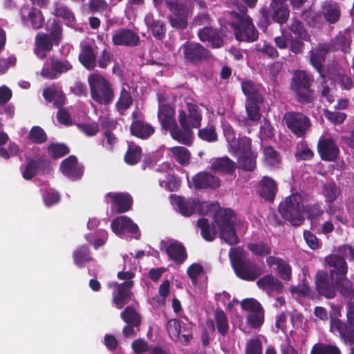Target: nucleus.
Returning a JSON list of instances; mask_svg holds the SVG:
<instances>
[{"label": "nucleus", "mask_w": 354, "mask_h": 354, "mask_svg": "<svg viewBox=\"0 0 354 354\" xmlns=\"http://www.w3.org/2000/svg\"><path fill=\"white\" fill-rule=\"evenodd\" d=\"M229 258L235 274L242 280L254 281L263 273L261 266L247 258L241 247L231 248Z\"/></svg>", "instance_id": "obj_1"}, {"label": "nucleus", "mask_w": 354, "mask_h": 354, "mask_svg": "<svg viewBox=\"0 0 354 354\" xmlns=\"http://www.w3.org/2000/svg\"><path fill=\"white\" fill-rule=\"evenodd\" d=\"M226 17V24L233 30L237 41L251 43L258 39L259 32L249 15L236 11H229Z\"/></svg>", "instance_id": "obj_2"}, {"label": "nucleus", "mask_w": 354, "mask_h": 354, "mask_svg": "<svg viewBox=\"0 0 354 354\" xmlns=\"http://www.w3.org/2000/svg\"><path fill=\"white\" fill-rule=\"evenodd\" d=\"M313 74L306 70H295L291 77L290 87L296 100L301 104L313 103L315 99Z\"/></svg>", "instance_id": "obj_3"}, {"label": "nucleus", "mask_w": 354, "mask_h": 354, "mask_svg": "<svg viewBox=\"0 0 354 354\" xmlns=\"http://www.w3.org/2000/svg\"><path fill=\"white\" fill-rule=\"evenodd\" d=\"M46 30L49 34L38 32L35 36V54L41 59L46 57V53L53 50V45L58 46L62 38V26L57 19H53L51 24H48Z\"/></svg>", "instance_id": "obj_4"}, {"label": "nucleus", "mask_w": 354, "mask_h": 354, "mask_svg": "<svg viewBox=\"0 0 354 354\" xmlns=\"http://www.w3.org/2000/svg\"><path fill=\"white\" fill-rule=\"evenodd\" d=\"M88 84L91 99L101 105H109L114 99V90L111 83L99 73L88 76Z\"/></svg>", "instance_id": "obj_5"}, {"label": "nucleus", "mask_w": 354, "mask_h": 354, "mask_svg": "<svg viewBox=\"0 0 354 354\" xmlns=\"http://www.w3.org/2000/svg\"><path fill=\"white\" fill-rule=\"evenodd\" d=\"M170 199L171 203L184 216H190L195 213L207 214L214 207V204L201 202L197 198H185L174 194L170 195Z\"/></svg>", "instance_id": "obj_6"}, {"label": "nucleus", "mask_w": 354, "mask_h": 354, "mask_svg": "<svg viewBox=\"0 0 354 354\" xmlns=\"http://www.w3.org/2000/svg\"><path fill=\"white\" fill-rule=\"evenodd\" d=\"M42 95L48 103H53V106L58 109L57 113V121L66 126L72 124V119L68 109L63 108L66 104V97L64 93L55 86L51 85L43 90Z\"/></svg>", "instance_id": "obj_7"}, {"label": "nucleus", "mask_w": 354, "mask_h": 354, "mask_svg": "<svg viewBox=\"0 0 354 354\" xmlns=\"http://www.w3.org/2000/svg\"><path fill=\"white\" fill-rule=\"evenodd\" d=\"M165 6L170 12L167 17L170 26L179 30L186 29L190 14L188 7L179 0H165Z\"/></svg>", "instance_id": "obj_8"}, {"label": "nucleus", "mask_w": 354, "mask_h": 354, "mask_svg": "<svg viewBox=\"0 0 354 354\" xmlns=\"http://www.w3.org/2000/svg\"><path fill=\"white\" fill-rule=\"evenodd\" d=\"M303 196L294 193L286 197L279 205V212L286 221H302Z\"/></svg>", "instance_id": "obj_9"}, {"label": "nucleus", "mask_w": 354, "mask_h": 354, "mask_svg": "<svg viewBox=\"0 0 354 354\" xmlns=\"http://www.w3.org/2000/svg\"><path fill=\"white\" fill-rule=\"evenodd\" d=\"M283 121L297 137L304 136L311 127L309 118L301 112L290 111L283 115Z\"/></svg>", "instance_id": "obj_10"}, {"label": "nucleus", "mask_w": 354, "mask_h": 354, "mask_svg": "<svg viewBox=\"0 0 354 354\" xmlns=\"http://www.w3.org/2000/svg\"><path fill=\"white\" fill-rule=\"evenodd\" d=\"M186 62L196 66L209 57V51L199 43L186 41L180 48Z\"/></svg>", "instance_id": "obj_11"}, {"label": "nucleus", "mask_w": 354, "mask_h": 354, "mask_svg": "<svg viewBox=\"0 0 354 354\" xmlns=\"http://www.w3.org/2000/svg\"><path fill=\"white\" fill-rule=\"evenodd\" d=\"M326 43H319L309 52V63L319 73L320 77H324L327 69L325 62L327 55L331 50Z\"/></svg>", "instance_id": "obj_12"}, {"label": "nucleus", "mask_w": 354, "mask_h": 354, "mask_svg": "<svg viewBox=\"0 0 354 354\" xmlns=\"http://www.w3.org/2000/svg\"><path fill=\"white\" fill-rule=\"evenodd\" d=\"M336 277L330 276L327 272L319 270L315 276V288L318 293L327 298L332 299L336 295Z\"/></svg>", "instance_id": "obj_13"}, {"label": "nucleus", "mask_w": 354, "mask_h": 354, "mask_svg": "<svg viewBox=\"0 0 354 354\" xmlns=\"http://www.w3.org/2000/svg\"><path fill=\"white\" fill-rule=\"evenodd\" d=\"M71 62L67 59H59L55 55L50 57V67L44 66L41 71V75L47 80H55L59 74L66 73L73 69Z\"/></svg>", "instance_id": "obj_14"}, {"label": "nucleus", "mask_w": 354, "mask_h": 354, "mask_svg": "<svg viewBox=\"0 0 354 354\" xmlns=\"http://www.w3.org/2000/svg\"><path fill=\"white\" fill-rule=\"evenodd\" d=\"M106 196L110 198L112 213L122 214L132 209L133 198L128 192H109Z\"/></svg>", "instance_id": "obj_15"}, {"label": "nucleus", "mask_w": 354, "mask_h": 354, "mask_svg": "<svg viewBox=\"0 0 354 354\" xmlns=\"http://www.w3.org/2000/svg\"><path fill=\"white\" fill-rule=\"evenodd\" d=\"M111 40L114 46L126 47H136L140 43L138 34L127 28H121L114 30Z\"/></svg>", "instance_id": "obj_16"}, {"label": "nucleus", "mask_w": 354, "mask_h": 354, "mask_svg": "<svg viewBox=\"0 0 354 354\" xmlns=\"http://www.w3.org/2000/svg\"><path fill=\"white\" fill-rule=\"evenodd\" d=\"M257 194L265 201L272 203L278 192V184L268 176H264L256 186Z\"/></svg>", "instance_id": "obj_17"}, {"label": "nucleus", "mask_w": 354, "mask_h": 354, "mask_svg": "<svg viewBox=\"0 0 354 354\" xmlns=\"http://www.w3.org/2000/svg\"><path fill=\"white\" fill-rule=\"evenodd\" d=\"M330 327L332 330L338 332L344 344L348 346H354V324L343 322L337 318H331Z\"/></svg>", "instance_id": "obj_18"}, {"label": "nucleus", "mask_w": 354, "mask_h": 354, "mask_svg": "<svg viewBox=\"0 0 354 354\" xmlns=\"http://www.w3.org/2000/svg\"><path fill=\"white\" fill-rule=\"evenodd\" d=\"M317 151L322 160L333 162L336 160L339 149L332 138H321L317 142Z\"/></svg>", "instance_id": "obj_19"}, {"label": "nucleus", "mask_w": 354, "mask_h": 354, "mask_svg": "<svg viewBox=\"0 0 354 354\" xmlns=\"http://www.w3.org/2000/svg\"><path fill=\"white\" fill-rule=\"evenodd\" d=\"M62 173L72 180L80 179L84 174V167L78 164L76 156L71 155L62 160L59 165Z\"/></svg>", "instance_id": "obj_20"}, {"label": "nucleus", "mask_w": 354, "mask_h": 354, "mask_svg": "<svg viewBox=\"0 0 354 354\" xmlns=\"http://www.w3.org/2000/svg\"><path fill=\"white\" fill-rule=\"evenodd\" d=\"M257 286L270 296L281 294L284 288L283 283L272 274L259 277L257 281Z\"/></svg>", "instance_id": "obj_21"}, {"label": "nucleus", "mask_w": 354, "mask_h": 354, "mask_svg": "<svg viewBox=\"0 0 354 354\" xmlns=\"http://www.w3.org/2000/svg\"><path fill=\"white\" fill-rule=\"evenodd\" d=\"M115 284L118 288L117 291L113 293V302L118 309H122L133 297V293L131 290L133 286V281H128Z\"/></svg>", "instance_id": "obj_22"}, {"label": "nucleus", "mask_w": 354, "mask_h": 354, "mask_svg": "<svg viewBox=\"0 0 354 354\" xmlns=\"http://www.w3.org/2000/svg\"><path fill=\"white\" fill-rule=\"evenodd\" d=\"M198 37L202 42H207L212 48H219L224 45L221 31L212 26H205L200 29Z\"/></svg>", "instance_id": "obj_23"}, {"label": "nucleus", "mask_w": 354, "mask_h": 354, "mask_svg": "<svg viewBox=\"0 0 354 354\" xmlns=\"http://www.w3.org/2000/svg\"><path fill=\"white\" fill-rule=\"evenodd\" d=\"M187 111L183 109L178 111V120L181 115H185V120L188 125V128L198 129L201 126L202 113L198 105L187 102L186 104Z\"/></svg>", "instance_id": "obj_24"}, {"label": "nucleus", "mask_w": 354, "mask_h": 354, "mask_svg": "<svg viewBox=\"0 0 354 354\" xmlns=\"http://www.w3.org/2000/svg\"><path fill=\"white\" fill-rule=\"evenodd\" d=\"M352 43L351 30L349 28L338 32L330 41L327 43L332 52L341 50L344 53H349Z\"/></svg>", "instance_id": "obj_25"}, {"label": "nucleus", "mask_w": 354, "mask_h": 354, "mask_svg": "<svg viewBox=\"0 0 354 354\" xmlns=\"http://www.w3.org/2000/svg\"><path fill=\"white\" fill-rule=\"evenodd\" d=\"M180 127L177 124L171 130L170 136L176 141L187 146H190L193 142V131L188 128L185 120V115H181L179 120Z\"/></svg>", "instance_id": "obj_26"}, {"label": "nucleus", "mask_w": 354, "mask_h": 354, "mask_svg": "<svg viewBox=\"0 0 354 354\" xmlns=\"http://www.w3.org/2000/svg\"><path fill=\"white\" fill-rule=\"evenodd\" d=\"M325 262L329 267V274L332 277H338L347 274L348 266L344 257L339 254H331L324 258Z\"/></svg>", "instance_id": "obj_27"}, {"label": "nucleus", "mask_w": 354, "mask_h": 354, "mask_svg": "<svg viewBox=\"0 0 354 354\" xmlns=\"http://www.w3.org/2000/svg\"><path fill=\"white\" fill-rule=\"evenodd\" d=\"M195 189H216L220 186V179L209 172L202 171L192 177Z\"/></svg>", "instance_id": "obj_28"}, {"label": "nucleus", "mask_w": 354, "mask_h": 354, "mask_svg": "<svg viewBox=\"0 0 354 354\" xmlns=\"http://www.w3.org/2000/svg\"><path fill=\"white\" fill-rule=\"evenodd\" d=\"M21 12L23 21L26 23L29 21L33 29L38 30L43 27L45 18L40 10L35 7L29 8L28 6H24Z\"/></svg>", "instance_id": "obj_29"}, {"label": "nucleus", "mask_w": 354, "mask_h": 354, "mask_svg": "<svg viewBox=\"0 0 354 354\" xmlns=\"http://www.w3.org/2000/svg\"><path fill=\"white\" fill-rule=\"evenodd\" d=\"M129 130L131 136L141 140H147L155 133L154 127L144 119L132 121Z\"/></svg>", "instance_id": "obj_30"}, {"label": "nucleus", "mask_w": 354, "mask_h": 354, "mask_svg": "<svg viewBox=\"0 0 354 354\" xmlns=\"http://www.w3.org/2000/svg\"><path fill=\"white\" fill-rule=\"evenodd\" d=\"M268 266H276V271L279 276L284 281H290L292 278V268L290 264L280 257L269 256L266 258Z\"/></svg>", "instance_id": "obj_31"}, {"label": "nucleus", "mask_w": 354, "mask_h": 354, "mask_svg": "<svg viewBox=\"0 0 354 354\" xmlns=\"http://www.w3.org/2000/svg\"><path fill=\"white\" fill-rule=\"evenodd\" d=\"M145 22L156 39L161 41L165 37L167 27L163 21L156 19L152 13H148L145 17Z\"/></svg>", "instance_id": "obj_32"}, {"label": "nucleus", "mask_w": 354, "mask_h": 354, "mask_svg": "<svg viewBox=\"0 0 354 354\" xmlns=\"http://www.w3.org/2000/svg\"><path fill=\"white\" fill-rule=\"evenodd\" d=\"M236 169V163L227 156L212 160L210 169L216 173L232 174Z\"/></svg>", "instance_id": "obj_33"}, {"label": "nucleus", "mask_w": 354, "mask_h": 354, "mask_svg": "<svg viewBox=\"0 0 354 354\" xmlns=\"http://www.w3.org/2000/svg\"><path fill=\"white\" fill-rule=\"evenodd\" d=\"M165 251L169 259L178 265L182 264L187 258L185 246L177 241L169 243Z\"/></svg>", "instance_id": "obj_34"}, {"label": "nucleus", "mask_w": 354, "mask_h": 354, "mask_svg": "<svg viewBox=\"0 0 354 354\" xmlns=\"http://www.w3.org/2000/svg\"><path fill=\"white\" fill-rule=\"evenodd\" d=\"M78 58L82 65L88 71L93 70L97 65V56L91 45L82 46Z\"/></svg>", "instance_id": "obj_35"}, {"label": "nucleus", "mask_w": 354, "mask_h": 354, "mask_svg": "<svg viewBox=\"0 0 354 354\" xmlns=\"http://www.w3.org/2000/svg\"><path fill=\"white\" fill-rule=\"evenodd\" d=\"M220 238L230 245L239 243V239L236 235L234 223H220L218 229Z\"/></svg>", "instance_id": "obj_36"}, {"label": "nucleus", "mask_w": 354, "mask_h": 354, "mask_svg": "<svg viewBox=\"0 0 354 354\" xmlns=\"http://www.w3.org/2000/svg\"><path fill=\"white\" fill-rule=\"evenodd\" d=\"M336 290L344 297L350 300L354 299V288L353 283L347 278L346 274L336 278Z\"/></svg>", "instance_id": "obj_37"}, {"label": "nucleus", "mask_w": 354, "mask_h": 354, "mask_svg": "<svg viewBox=\"0 0 354 354\" xmlns=\"http://www.w3.org/2000/svg\"><path fill=\"white\" fill-rule=\"evenodd\" d=\"M257 153L252 150L240 153L238 158V164L240 169L253 171L257 167Z\"/></svg>", "instance_id": "obj_38"}, {"label": "nucleus", "mask_w": 354, "mask_h": 354, "mask_svg": "<svg viewBox=\"0 0 354 354\" xmlns=\"http://www.w3.org/2000/svg\"><path fill=\"white\" fill-rule=\"evenodd\" d=\"M268 8L273 21L280 25L285 24L288 21L290 16V10L287 4Z\"/></svg>", "instance_id": "obj_39"}, {"label": "nucleus", "mask_w": 354, "mask_h": 354, "mask_svg": "<svg viewBox=\"0 0 354 354\" xmlns=\"http://www.w3.org/2000/svg\"><path fill=\"white\" fill-rule=\"evenodd\" d=\"M220 223H196L202 237L208 242L214 241L217 235Z\"/></svg>", "instance_id": "obj_40"}, {"label": "nucleus", "mask_w": 354, "mask_h": 354, "mask_svg": "<svg viewBox=\"0 0 354 354\" xmlns=\"http://www.w3.org/2000/svg\"><path fill=\"white\" fill-rule=\"evenodd\" d=\"M120 317L125 323L132 324L139 330L142 317L133 306H127L120 313Z\"/></svg>", "instance_id": "obj_41"}, {"label": "nucleus", "mask_w": 354, "mask_h": 354, "mask_svg": "<svg viewBox=\"0 0 354 354\" xmlns=\"http://www.w3.org/2000/svg\"><path fill=\"white\" fill-rule=\"evenodd\" d=\"M142 155V150L140 146L133 142L129 143L124 156V160L129 165H135L140 161Z\"/></svg>", "instance_id": "obj_42"}, {"label": "nucleus", "mask_w": 354, "mask_h": 354, "mask_svg": "<svg viewBox=\"0 0 354 354\" xmlns=\"http://www.w3.org/2000/svg\"><path fill=\"white\" fill-rule=\"evenodd\" d=\"M324 209L318 203H308L302 206V221L306 218L308 220L319 219L324 214Z\"/></svg>", "instance_id": "obj_43"}, {"label": "nucleus", "mask_w": 354, "mask_h": 354, "mask_svg": "<svg viewBox=\"0 0 354 354\" xmlns=\"http://www.w3.org/2000/svg\"><path fill=\"white\" fill-rule=\"evenodd\" d=\"M113 232L120 236H123L127 234H136L139 232L138 226L136 223H111Z\"/></svg>", "instance_id": "obj_44"}, {"label": "nucleus", "mask_w": 354, "mask_h": 354, "mask_svg": "<svg viewBox=\"0 0 354 354\" xmlns=\"http://www.w3.org/2000/svg\"><path fill=\"white\" fill-rule=\"evenodd\" d=\"M133 104V98L131 93L125 88L120 90L119 98L115 103V108L120 115H123Z\"/></svg>", "instance_id": "obj_45"}, {"label": "nucleus", "mask_w": 354, "mask_h": 354, "mask_svg": "<svg viewBox=\"0 0 354 354\" xmlns=\"http://www.w3.org/2000/svg\"><path fill=\"white\" fill-rule=\"evenodd\" d=\"M324 18L330 24L337 23L341 17L340 7L337 3H330L323 10Z\"/></svg>", "instance_id": "obj_46"}, {"label": "nucleus", "mask_w": 354, "mask_h": 354, "mask_svg": "<svg viewBox=\"0 0 354 354\" xmlns=\"http://www.w3.org/2000/svg\"><path fill=\"white\" fill-rule=\"evenodd\" d=\"M73 260L75 265L82 268L87 262L92 260L89 248L86 245H80L73 252Z\"/></svg>", "instance_id": "obj_47"}, {"label": "nucleus", "mask_w": 354, "mask_h": 354, "mask_svg": "<svg viewBox=\"0 0 354 354\" xmlns=\"http://www.w3.org/2000/svg\"><path fill=\"white\" fill-rule=\"evenodd\" d=\"M214 319L218 332L223 337L226 336L228 333L230 326L227 316L221 308H216Z\"/></svg>", "instance_id": "obj_48"}, {"label": "nucleus", "mask_w": 354, "mask_h": 354, "mask_svg": "<svg viewBox=\"0 0 354 354\" xmlns=\"http://www.w3.org/2000/svg\"><path fill=\"white\" fill-rule=\"evenodd\" d=\"M263 101H255L252 99H247L245 101V109L248 119L252 122H258L261 117L259 104Z\"/></svg>", "instance_id": "obj_49"}, {"label": "nucleus", "mask_w": 354, "mask_h": 354, "mask_svg": "<svg viewBox=\"0 0 354 354\" xmlns=\"http://www.w3.org/2000/svg\"><path fill=\"white\" fill-rule=\"evenodd\" d=\"M234 147L231 145L230 151L232 153H245L252 150V140L245 136H239L235 140Z\"/></svg>", "instance_id": "obj_50"}, {"label": "nucleus", "mask_w": 354, "mask_h": 354, "mask_svg": "<svg viewBox=\"0 0 354 354\" xmlns=\"http://www.w3.org/2000/svg\"><path fill=\"white\" fill-rule=\"evenodd\" d=\"M242 91L247 99L254 100L255 101H263V96L259 93L254 83L252 80H245L241 82Z\"/></svg>", "instance_id": "obj_51"}, {"label": "nucleus", "mask_w": 354, "mask_h": 354, "mask_svg": "<svg viewBox=\"0 0 354 354\" xmlns=\"http://www.w3.org/2000/svg\"><path fill=\"white\" fill-rule=\"evenodd\" d=\"M47 151L50 158L58 159L68 154L70 149L64 143H50L47 147Z\"/></svg>", "instance_id": "obj_52"}, {"label": "nucleus", "mask_w": 354, "mask_h": 354, "mask_svg": "<svg viewBox=\"0 0 354 354\" xmlns=\"http://www.w3.org/2000/svg\"><path fill=\"white\" fill-rule=\"evenodd\" d=\"M175 160L181 165L189 164L191 157L189 151L185 147L178 146L170 149Z\"/></svg>", "instance_id": "obj_53"}, {"label": "nucleus", "mask_w": 354, "mask_h": 354, "mask_svg": "<svg viewBox=\"0 0 354 354\" xmlns=\"http://www.w3.org/2000/svg\"><path fill=\"white\" fill-rule=\"evenodd\" d=\"M197 134L200 139L207 142H215L218 140V135L214 124H209L198 129Z\"/></svg>", "instance_id": "obj_54"}, {"label": "nucleus", "mask_w": 354, "mask_h": 354, "mask_svg": "<svg viewBox=\"0 0 354 354\" xmlns=\"http://www.w3.org/2000/svg\"><path fill=\"white\" fill-rule=\"evenodd\" d=\"M289 29L293 34L297 35L298 38L301 39V40L305 41H310V35L305 29L301 21L294 19L289 26Z\"/></svg>", "instance_id": "obj_55"}, {"label": "nucleus", "mask_w": 354, "mask_h": 354, "mask_svg": "<svg viewBox=\"0 0 354 354\" xmlns=\"http://www.w3.org/2000/svg\"><path fill=\"white\" fill-rule=\"evenodd\" d=\"M263 153L264 160L267 165L275 167L279 164L281 161L279 154L272 146L265 147L263 149Z\"/></svg>", "instance_id": "obj_56"}, {"label": "nucleus", "mask_w": 354, "mask_h": 354, "mask_svg": "<svg viewBox=\"0 0 354 354\" xmlns=\"http://www.w3.org/2000/svg\"><path fill=\"white\" fill-rule=\"evenodd\" d=\"M247 248L254 255L259 257L268 256L272 252L271 248L266 243L261 241L259 243H250L247 244Z\"/></svg>", "instance_id": "obj_57"}, {"label": "nucleus", "mask_w": 354, "mask_h": 354, "mask_svg": "<svg viewBox=\"0 0 354 354\" xmlns=\"http://www.w3.org/2000/svg\"><path fill=\"white\" fill-rule=\"evenodd\" d=\"M28 138L32 143L40 145L47 140V135L41 127L34 126L29 131Z\"/></svg>", "instance_id": "obj_58"}, {"label": "nucleus", "mask_w": 354, "mask_h": 354, "mask_svg": "<svg viewBox=\"0 0 354 354\" xmlns=\"http://www.w3.org/2000/svg\"><path fill=\"white\" fill-rule=\"evenodd\" d=\"M320 97L322 100L325 99L327 102L332 104L335 101V97L333 94L332 89L328 84L326 74L324 75V77H321L320 85H319Z\"/></svg>", "instance_id": "obj_59"}, {"label": "nucleus", "mask_w": 354, "mask_h": 354, "mask_svg": "<svg viewBox=\"0 0 354 354\" xmlns=\"http://www.w3.org/2000/svg\"><path fill=\"white\" fill-rule=\"evenodd\" d=\"M235 219V212L230 208H219L214 214V221H233Z\"/></svg>", "instance_id": "obj_60"}, {"label": "nucleus", "mask_w": 354, "mask_h": 354, "mask_svg": "<svg viewBox=\"0 0 354 354\" xmlns=\"http://www.w3.org/2000/svg\"><path fill=\"white\" fill-rule=\"evenodd\" d=\"M270 12L267 7L261 8L259 10V17L257 21V26L263 32L266 31L268 27L272 24Z\"/></svg>", "instance_id": "obj_61"}, {"label": "nucleus", "mask_w": 354, "mask_h": 354, "mask_svg": "<svg viewBox=\"0 0 354 354\" xmlns=\"http://www.w3.org/2000/svg\"><path fill=\"white\" fill-rule=\"evenodd\" d=\"M310 354H342L340 349L335 345H314Z\"/></svg>", "instance_id": "obj_62"}, {"label": "nucleus", "mask_w": 354, "mask_h": 354, "mask_svg": "<svg viewBox=\"0 0 354 354\" xmlns=\"http://www.w3.org/2000/svg\"><path fill=\"white\" fill-rule=\"evenodd\" d=\"M42 198L46 206L50 207L58 203L61 199L60 194L54 189H46L42 194Z\"/></svg>", "instance_id": "obj_63"}, {"label": "nucleus", "mask_w": 354, "mask_h": 354, "mask_svg": "<svg viewBox=\"0 0 354 354\" xmlns=\"http://www.w3.org/2000/svg\"><path fill=\"white\" fill-rule=\"evenodd\" d=\"M263 346L258 337L250 339L245 345V354H263Z\"/></svg>", "instance_id": "obj_64"}]
</instances>
